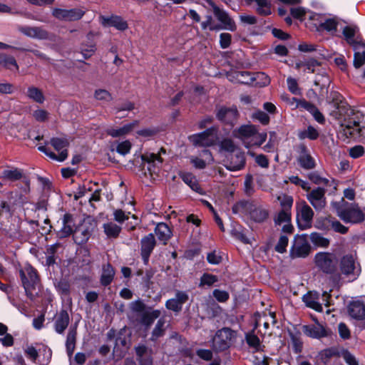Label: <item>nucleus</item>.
I'll use <instances>...</instances> for the list:
<instances>
[{
    "mask_svg": "<svg viewBox=\"0 0 365 365\" xmlns=\"http://www.w3.org/2000/svg\"><path fill=\"white\" fill-rule=\"evenodd\" d=\"M339 265L341 274L351 280L356 279L361 274V265L355 252L343 255Z\"/></svg>",
    "mask_w": 365,
    "mask_h": 365,
    "instance_id": "1",
    "label": "nucleus"
},
{
    "mask_svg": "<svg viewBox=\"0 0 365 365\" xmlns=\"http://www.w3.org/2000/svg\"><path fill=\"white\" fill-rule=\"evenodd\" d=\"M351 113V117L344 118L340 123L338 138L344 142H347L349 139L358 136L361 131L359 114L354 113L353 111Z\"/></svg>",
    "mask_w": 365,
    "mask_h": 365,
    "instance_id": "2",
    "label": "nucleus"
},
{
    "mask_svg": "<svg viewBox=\"0 0 365 365\" xmlns=\"http://www.w3.org/2000/svg\"><path fill=\"white\" fill-rule=\"evenodd\" d=\"M236 336V332L230 328L225 327L218 330L212 339V349L217 352L227 350L234 343Z\"/></svg>",
    "mask_w": 365,
    "mask_h": 365,
    "instance_id": "3",
    "label": "nucleus"
},
{
    "mask_svg": "<svg viewBox=\"0 0 365 365\" xmlns=\"http://www.w3.org/2000/svg\"><path fill=\"white\" fill-rule=\"evenodd\" d=\"M50 143L53 147L55 150L58 153V155H56L53 152L50 151L48 148H46V147L43 145L39 146L38 149L40 151L44 153L47 156L53 160L59 162L64 161L68 157L67 148L69 145L68 140L66 138H53L51 139Z\"/></svg>",
    "mask_w": 365,
    "mask_h": 365,
    "instance_id": "4",
    "label": "nucleus"
},
{
    "mask_svg": "<svg viewBox=\"0 0 365 365\" xmlns=\"http://www.w3.org/2000/svg\"><path fill=\"white\" fill-rule=\"evenodd\" d=\"M20 275L27 297L34 300L37 294L34 292L35 286L38 282L36 269L31 266L27 265L20 271Z\"/></svg>",
    "mask_w": 365,
    "mask_h": 365,
    "instance_id": "5",
    "label": "nucleus"
},
{
    "mask_svg": "<svg viewBox=\"0 0 365 365\" xmlns=\"http://www.w3.org/2000/svg\"><path fill=\"white\" fill-rule=\"evenodd\" d=\"M336 214L346 223H359L365 219V215L357 204H350L346 208L339 207Z\"/></svg>",
    "mask_w": 365,
    "mask_h": 365,
    "instance_id": "6",
    "label": "nucleus"
},
{
    "mask_svg": "<svg viewBox=\"0 0 365 365\" xmlns=\"http://www.w3.org/2000/svg\"><path fill=\"white\" fill-rule=\"evenodd\" d=\"M96 227V222L91 217L85 218L73 232V240L78 245L86 243Z\"/></svg>",
    "mask_w": 365,
    "mask_h": 365,
    "instance_id": "7",
    "label": "nucleus"
},
{
    "mask_svg": "<svg viewBox=\"0 0 365 365\" xmlns=\"http://www.w3.org/2000/svg\"><path fill=\"white\" fill-rule=\"evenodd\" d=\"M217 140V130L215 127L207 128L206 130L192 135L189 140L194 145L198 147H210L214 145Z\"/></svg>",
    "mask_w": 365,
    "mask_h": 365,
    "instance_id": "8",
    "label": "nucleus"
},
{
    "mask_svg": "<svg viewBox=\"0 0 365 365\" xmlns=\"http://www.w3.org/2000/svg\"><path fill=\"white\" fill-rule=\"evenodd\" d=\"M314 262L316 266L324 273L331 274L336 269V257L333 253L319 252L314 257Z\"/></svg>",
    "mask_w": 365,
    "mask_h": 365,
    "instance_id": "9",
    "label": "nucleus"
},
{
    "mask_svg": "<svg viewBox=\"0 0 365 365\" xmlns=\"http://www.w3.org/2000/svg\"><path fill=\"white\" fill-rule=\"evenodd\" d=\"M298 225L301 230H307L312 227L314 217V211L312 207L302 201L297 204Z\"/></svg>",
    "mask_w": 365,
    "mask_h": 365,
    "instance_id": "10",
    "label": "nucleus"
},
{
    "mask_svg": "<svg viewBox=\"0 0 365 365\" xmlns=\"http://www.w3.org/2000/svg\"><path fill=\"white\" fill-rule=\"evenodd\" d=\"M86 11L80 8L71 9L54 8L52 15L57 19L63 21H74L81 19Z\"/></svg>",
    "mask_w": 365,
    "mask_h": 365,
    "instance_id": "11",
    "label": "nucleus"
},
{
    "mask_svg": "<svg viewBox=\"0 0 365 365\" xmlns=\"http://www.w3.org/2000/svg\"><path fill=\"white\" fill-rule=\"evenodd\" d=\"M311 247L307 242L306 235L296 236L290 250L292 258H304L309 255Z\"/></svg>",
    "mask_w": 365,
    "mask_h": 365,
    "instance_id": "12",
    "label": "nucleus"
},
{
    "mask_svg": "<svg viewBox=\"0 0 365 365\" xmlns=\"http://www.w3.org/2000/svg\"><path fill=\"white\" fill-rule=\"evenodd\" d=\"M325 192L326 190L324 188L317 187L307 194V199L316 211H321L326 207Z\"/></svg>",
    "mask_w": 365,
    "mask_h": 365,
    "instance_id": "13",
    "label": "nucleus"
},
{
    "mask_svg": "<svg viewBox=\"0 0 365 365\" xmlns=\"http://www.w3.org/2000/svg\"><path fill=\"white\" fill-rule=\"evenodd\" d=\"M206 1L212 7L215 16L223 24V29L234 31L236 29L235 24L227 13L217 6L212 0H206Z\"/></svg>",
    "mask_w": 365,
    "mask_h": 365,
    "instance_id": "14",
    "label": "nucleus"
},
{
    "mask_svg": "<svg viewBox=\"0 0 365 365\" xmlns=\"http://www.w3.org/2000/svg\"><path fill=\"white\" fill-rule=\"evenodd\" d=\"M18 31L22 34L32 38L46 40L49 38L48 32L39 26H18Z\"/></svg>",
    "mask_w": 365,
    "mask_h": 365,
    "instance_id": "15",
    "label": "nucleus"
},
{
    "mask_svg": "<svg viewBox=\"0 0 365 365\" xmlns=\"http://www.w3.org/2000/svg\"><path fill=\"white\" fill-rule=\"evenodd\" d=\"M99 21L104 27L113 26L120 31H125L128 29L127 22L118 16H106L101 15L99 16Z\"/></svg>",
    "mask_w": 365,
    "mask_h": 365,
    "instance_id": "16",
    "label": "nucleus"
},
{
    "mask_svg": "<svg viewBox=\"0 0 365 365\" xmlns=\"http://www.w3.org/2000/svg\"><path fill=\"white\" fill-rule=\"evenodd\" d=\"M274 223L277 225H282V230L285 233H292L294 227L291 224V212L282 210L274 217Z\"/></svg>",
    "mask_w": 365,
    "mask_h": 365,
    "instance_id": "17",
    "label": "nucleus"
},
{
    "mask_svg": "<svg viewBox=\"0 0 365 365\" xmlns=\"http://www.w3.org/2000/svg\"><path fill=\"white\" fill-rule=\"evenodd\" d=\"M342 33L346 41L354 47V50L358 49L361 41L359 35V28L356 26H347L344 28Z\"/></svg>",
    "mask_w": 365,
    "mask_h": 365,
    "instance_id": "18",
    "label": "nucleus"
},
{
    "mask_svg": "<svg viewBox=\"0 0 365 365\" xmlns=\"http://www.w3.org/2000/svg\"><path fill=\"white\" fill-rule=\"evenodd\" d=\"M256 128L252 125H245L233 131V135L239 138L245 148L250 143L251 137L255 133Z\"/></svg>",
    "mask_w": 365,
    "mask_h": 365,
    "instance_id": "19",
    "label": "nucleus"
},
{
    "mask_svg": "<svg viewBox=\"0 0 365 365\" xmlns=\"http://www.w3.org/2000/svg\"><path fill=\"white\" fill-rule=\"evenodd\" d=\"M93 37L94 34L89 32L86 36L87 41L81 45L80 52L86 59L90 58L96 51V43L93 41Z\"/></svg>",
    "mask_w": 365,
    "mask_h": 365,
    "instance_id": "20",
    "label": "nucleus"
},
{
    "mask_svg": "<svg viewBox=\"0 0 365 365\" xmlns=\"http://www.w3.org/2000/svg\"><path fill=\"white\" fill-rule=\"evenodd\" d=\"M188 299V295L181 291H178L175 297L166 302V307L174 312H180L182 309V304Z\"/></svg>",
    "mask_w": 365,
    "mask_h": 365,
    "instance_id": "21",
    "label": "nucleus"
},
{
    "mask_svg": "<svg viewBox=\"0 0 365 365\" xmlns=\"http://www.w3.org/2000/svg\"><path fill=\"white\" fill-rule=\"evenodd\" d=\"M138 125V120H134L130 123L125 124L120 128H110L107 130L108 135L113 138L125 136L129 134Z\"/></svg>",
    "mask_w": 365,
    "mask_h": 365,
    "instance_id": "22",
    "label": "nucleus"
},
{
    "mask_svg": "<svg viewBox=\"0 0 365 365\" xmlns=\"http://www.w3.org/2000/svg\"><path fill=\"white\" fill-rule=\"evenodd\" d=\"M135 352L139 365H153V359L151 349H148L144 345H140L135 347Z\"/></svg>",
    "mask_w": 365,
    "mask_h": 365,
    "instance_id": "23",
    "label": "nucleus"
},
{
    "mask_svg": "<svg viewBox=\"0 0 365 365\" xmlns=\"http://www.w3.org/2000/svg\"><path fill=\"white\" fill-rule=\"evenodd\" d=\"M297 160L300 166L304 169L309 170L315 166L314 160L309 153L307 148L303 145L299 146V155Z\"/></svg>",
    "mask_w": 365,
    "mask_h": 365,
    "instance_id": "24",
    "label": "nucleus"
},
{
    "mask_svg": "<svg viewBox=\"0 0 365 365\" xmlns=\"http://www.w3.org/2000/svg\"><path fill=\"white\" fill-rule=\"evenodd\" d=\"M70 317L68 313L66 310H61L57 314L54 322L55 331L61 334L64 332L69 324Z\"/></svg>",
    "mask_w": 365,
    "mask_h": 365,
    "instance_id": "25",
    "label": "nucleus"
},
{
    "mask_svg": "<svg viewBox=\"0 0 365 365\" xmlns=\"http://www.w3.org/2000/svg\"><path fill=\"white\" fill-rule=\"evenodd\" d=\"M303 331L307 336L314 339H320L327 336V330L319 323L304 326Z\"/></svg>",
    "mask_w": 365,
    "mask_h": 365,
    "instance_id": "26",
    "label": "nucleus"
},
{
    "mask_svg": "<svg viewBox=\"0 0 365 365\" xmlns=\"http://www.w3.org/2000/svg\"><path fill=\"white\" fill-rule=\"evenodd\" d=\"M155 245L154 235L150 233L143 237L141 240V255L144 260H148L149 256Z\"/></svg>",
    "mask_w": 365,
    "mask_h": 365,
    "instance_id": "27",
    "label": "nucleus"
},
{
    "mask_svg": "<svg viewBox=\"0 0 365 365\" xmlns=\"http://www.w3.org/2000/svg\"><path fill=\"white\" fill-rule=\"evenodd\" d=\"M349 313L350 316L356 319H363L365 318V304L356 300L351 302L349 305Z\"/></svg>",
    "mask_w": 365,
    "mask_h": 365,
    "instance_id": "28",
    "label": "nucleus"
},
{
    "mask_svg": "<svg viewBox=\"0 0 365 365\" xmlns=\"http://www.w3.org/2000/svg\"><path fill=\"white\" fill-rule=\"evenodd\" d=\"M217 115L220 120L232 124L237 118L238 112L236 108H222L219 110Z\"/></svg>",
    "mask_w": 365,
    "mask_h": 365,
    "instance_id": "29",
    "label": "nucleus"
},
{
    "mask_svg": "<svg viewBox=\"0 0 365 365\" xmlns=\"http://www.w3.org/2000/svg\"><path fill=\"white\" fill-rule=\"evenodd\" d=\"M245 164V153L241 151H237L234 155L232 156L228 165L226 167L231 171H236L243 168Z\"/></svg>",
    "mask_w": 365,
    "mask_h": 365,
    "instance_id": "30",
    "label": "nucleus"
},
{
    "mask_svg": "<svg viewBox=\"0 0 365 365\" xmlns=\"http://www.w3.org/2000/svg\"><path fill=\"white\" fill-rule=\"evenodd\" d=\"M76 335H77V324L72 325L68 330L66 341V347L68 355L71 356L73 354V351L76 348Z\"/></svg>",
    "mask_w": 365,
    "mask_h": 365,
    "instance_id": "31",
    "label": "nucleus"
},
{
    "mask_svg": "<svg viewBox=\"0 0 365 365\" xmlns=\"http://www.w3.org/2000/svg\"><path fill=\"white\" fill-rule=\"evenodd\" d=\"M303 302L305 304L317 312H322V304L319 302V295L317 292H309L304 295Z\"/></svg>",
    "mask_w": 365,
    "mask_h": 365,
    "instance_id": "32",
    "label": "nucleus"
},
{
    "mask_svg": "<svg viewBox=\"0 0 365 365\" xmlns=\"http://www.w3.org/2000/svg\"><path fill=\"white\" fill-rule=\"evenodd\" d=\"M73 221L72 216L69 214L64 215L63 217V227L58 232V236L60 238H65L68 237L72 233L73 234Z\"/></svg>",
    "mask_w": 365,
    "mask_h": 365,
    "instance_id": "33",
    "label": "nucleus"
},
{
    "mask_svg": "<svg viewBox=\"0 0 365 365\" xmlns=\"http://www.w3.org/2000/svg\"><path fill=\"white\" fill-rule=\"evenodd\" d=\"M250 218L256 222H262L265 221L269 216V212L262 206H257L254 204L250 214Z\"/></svg>",
    "mask_w": 365,
    "mask_h": 365,
    "instance_id": "34",
    "label": "nucleus"
},
{
    "mask_svg": "<svg viewBox=\"0 0 365 365\" xmlns=\"http://www.w3.org/2000/svg\"><path fill=\"white\" fill-rule=\"evenodd\" d=\"M155 233L158 239L163 242L164 245L167 243V241L170 238L172 232L167 224L164 222L158 223L155 228Z\"/></svg>",
    "mask_w": 365,
    "mask_h": 365,
    "instance_id": "35",
    "label": "nucleus"
},
{
    "mask_svg": "<svg viewBox=\"0 0 365 365\" xmlns=\"http://www.w3.org/2000/svg\"><path fill=\"white\" fill-rule=\"evenodd\" d=\"M253 205L254 203L252 202L246 200L240 201L233 205L232 212L235 214L240 215H250Z\"/></svg>",
    "mask_w": 365,
    "mask_h": 365,
    "instance_id": "36",
    "label": "nucleus"
},
{
    "mask_svg": "<svg viewBox=\"0 0 365 365\" xmlns=\"http://www.w3.org/2000/svg\"><path fill=\"white\" fill-rule=\"evenodd\" d=\"M26 95L28 98L37 103L42 104L45 101L43 91L34 86L28 87Z\"/></svg>",
    "mask_w": 365,
    "mask_h": 365,
    "instance_id": "37",
    "label": "nucleus"
},
{
    "mask_svg": "<svg viewBox=\"0 0 365 365\" xmlns=\"http://www.w3.org/2000/svg\"><path fill=\"white\" fill-rule=\"evenodd\" d=\"M320 66V63L314 59H308L304 61H299L296 63V68L302 70L304 72L314 73L316 68Z\"/></svg>",
    "mask_w": 365,
    "mask_h": 365,
    "instance_id": "38",
    "label": "nucleus"
},
{
    "mask_svg": "<svg viewBox=\"0 0 365 365\" xmlns=\"http://www.w3.org/2000/svg\"><path fill=\"white\" fill-rule=\"evenodd\" d=\"M160 312L159 310L147 311L143 312L140 319V324L145 329H148L153 322L160 317Z\"/></svg>",
    "mask_w": 365,
    "mask_h": 365,
    "instance_id": "39",
    "label": "nucleus"
},
{
    "mask_svg": "<svg viewBox=\"0 0 365 365\" xmlns=\"http://www.w3.org/2000/svg\"><path fill=\"white\" fill-rule=\"evenodd\" d=\"M0 65L11 71H18L19 68L16 59L13 56L3 53L0 54Z\"/></svg>",
    "mask_w": 365,
    "mask_h": 365,
    "instance_id": "40",
    "label": "nucleus"
},
{
    "mask_svg": "<svg viewBox=\"0 0 365 365\" xmlns=\"http://www.w3.org/2000/svg\"><path fill=\"white\" fill-rule=\"evenodd\" d=\"M115 275L113 267L110 264H104L101 277V283L103 286H107L111 283Z\"/></svg>",
    "mask_w": 365,
    "mask_h": 365,
    "instance_id": "41",
    "label": "nucleus"
},
{
    "mask_svg": "<svg viewBox=\"0 0 365 365\" xmlns=\"http://www.w3.org/2000/svg\"><path fill=\"white\" fill-rule=\"evenodd\" d=\"M309 239L314 246L319 247L327 248L330 244V240L328 238L316 232L311 233Z\"/></svg>",
    "mask_w": 365,
    "mask_h": 365,
    "instance_id": "42",
    "label": "nucleus"
},
{
    "mask_svg": "<svg viewBox=\"0 0 365 365\" xmlns=\"http://www.w3.org/2000/svg\"><path fill=\"white\" fill-rule=\"evenodd\" d=\"M248 2L255 1L257 4V11L260 15L271 14V4L269 0H247Z\"/></svg>",
    "mask_w": 365,
    "mask_h": 365,
    "instance_id": "43",
    "label": "nucleus"
},
{
    "mask_svg": "<svg viewBox=\"0 0 365 365\" xmlns=\"http://www.w3.org/2000/svg\"><path fill=\"white\" fill-rule=\"evenodd\" d=\"M182 180L190 187V188L199 193H201L200 188L195 177L190 173H182L180 175Z\"/></svg>",
    "mask_w": 365,
    "mask_h": 365,
    "instance_id": "44",
    "label": "nucleus"
},
{
    "mask_svg": "<svg viewBox=\"0 0 365 365\" xmlns=\"http://www.w3.org/2000/svg\"><path fill=\"white\" fill-rule=\"evenodd\" d=\"M267 133H258L257 130H255V133L251 137L250 140V143L247 145V148H250L253 146L259 147L262 143H264L267 139Z\"/></svg>",
    "mask_w": 365,
    "mask_h": 365,
    "instance_id": "45",
    "label": "nucleus"
},
{
    "mask_svg": "<svg viewBox=\"0 0 365 365\" xmlns=\"http://www.w3.org/2000/svg\"><path fill=\"white\" fill-rule=\"evenodd\" d=\"M252 82L259 87H264L269 84V77L262 72L256 73L252 75Z\"/></svg>",
    "mask_w": 365,
    "mask_h": 365,
    "instance_id": "46",
    "label": "nucleus"
},
{
    "mask_svg": "<svg viewBox=\"0 0 365 365\" xmlns=\"http://www.w3.org/2000/svg\"><path fill=\"white\" fill-rule=\"evenodd\" d=\"M220 152L234 153L237 149V145L234 141L230 138L222 140L219 144Z\"/></svg>",
    "mask_w": 365,
    "mask_h": 365,
    "instance_id": "47",
    "label": "nucleus"
},
{
    "mask_svg": "<svg viewBox=\"0 0 365 365\" xmlns=\"http://www.w3.org/2000/svg\"><path fill=\"white\" fill-rule=\"evenodd\" d=\"M318 136V131L312 126H309L307 129L298 132V138L301 140H304L305 138L315 140Z\"/></svg>",
    "mask_w": 365,
    "mask_h": 365,
    "instance_id": "48",
    "label": "nucleus"
},
{
    "mask_svg": "<svg viewBox=\"0 0 365 365\" xmlns=\"http://www.w3.org/2000/svg\"><path fill=\"white\" fill-rule=\"evenodd\" d=\"M104 232L109 237H116L118 236L121 228L113 222L104 224Z\"/></svg>",
    "mask_w": 365,
    "mask_h": 365,
    "instance_id": "49",
    "label": "nucleus"
},
{
    "mask_svg": "<svg viewBox=\"0 0 365 365\" xmlns=\"http://www.w3.org/2000/svg\"><path fill=\"white\" fill-rule=\"evenodd\" d=\"M164 326L165 322L162 319L158 321L153 332L150 339L152 341L157 340L159 337L162 336L164 334Z\"/></svg>",
    "mask_w": 365,
    "mask_h": 365,
    "instance_id": "50",
    "label": "nucleus"
},
{
    "mask_svg": "<svg viewBox=\"0 0 365 365\" xmlns=\"http://www.w3.org/2000/svg\"><path fill=\"white\" fill-rule=\"evenodd\" d=\"M277 200L280 202V205L282 207V210H286L290 211L291 207L293 204L292 197L285 195V194H282L277 197Z\"/></svg>",
    "mask_w": 365,
    "mask_h": 365,
    "instance_id": "51",
    "label": "nucleus"
},
{
    "mask_svg": "<svg viewBox=\"0 0 365 365\" xmlns=\"http://www.w3.org/2000/svg\"><path fill=\"white\" fill-rule=\"evenodd\" d=\"M338 22L336 19H327L320 23V26L327 31L333 32L336 31Z\"/></svg>",
    "mask_w": 365,
    "mask_h": 365,
    "instance_id": "52",
    "label": "nucleus"
},
{
    "mask_svg": "<svg viewBox=\"0 0 365 365\" xmlns=\"http://www.w3.org/2000/svg\"><path fill=\"white\" fill-rule=\"evenodd\" d=\"M94 98L98 101L110 102L113 100V96L107 90L98 89L94 93Z\"/></svg>",
    "mask_w": 365,
    "mask_h": 365,
    "instance_id": "53",
    "label": "nucleus"
},
{
    "mask_svg": "<svg viewBox=\"0 0 365 365\" xmlns=\"http://www.w3.org/2000/svg\"><path fill=\"white\" fill-rule=\"evenodd\" d=\"M364 48L361 52L356 51L354 56V66L355 68H360L365 63V45L361 44Z\"/></svg>",
    "mask_w": 365,
    "mask_h": 365,
    "instance_id": "54",
    "label": "nucleus"
},
{
    "mask_svg": "<svg viewBox=\"0 0 365 365\" xmlns=\"http://www.w3.org/2000/svg\"><path fill=\"white\" fill-rule=\"evenodd\" d=\"M252 75L247 71H238L236 73V83H249L252 82Z\"/></svg>",
    "mask_w": 365,
    "mask_h": 365,
    "instance_id": "55",
    "label": "nucleus"
},
{
    "mask_svg": "<svg viewBox=\"0 0 365 365\" xmlns=\"http://www.w3.org/2000/svg\"><path fill=\"white\" fill-rule=\"evenodd\" d=\"M218 281L217 277L215 275H212L210 274H203V275L200 278V282L199 286H212L214 283Z\"/></svg>",
    "mask_w": 365,
    "mask_h": 365,
    "instance_id": "56",
    "label": "nucleus"
},
{
    "mask_svg": "<svg viewBox=\"0 0 365 365\" xmlns=\"http://www.w3.org/2000/svg\"><path fill=\"white\" fill-rule=\"evenodd\" d=\"M32 116L38 122H45L49 117V113L44 109L38 108L34 110Z\"/></svg>",
    "mask_w": 365,
    "mask_h": 365,
    "instance_id": "57",
    "label": "nucleus"
},
{
    "mask_svg": "<svg viewBox=\"0 0 365 365\" xmlns=\"http://www.w3.org/2000/svg\"><path fill=\"white\" fill-rule=\"evenodd\" d=\"M246 341L250 347H252L256 351L259 349L260 341L258 336H257L255 334L252 333L247 334Z\"/></svg>",
    "mask_w": 365,
    "mask_h": 365,
    "instance_id": "58",
    "label": "nucleus"
},
{
    "mask_svg": "<svg viewBox=\"0 0 365 365\" xmlns=\"http://www.w3.org/2000/svg\"><path fill=\"white\" fill-rule=\"evenodd\" d=\"M21 173L17 170H5L2 173V178L10 180H16L21 178Z\"/></svg>",
    "mask_w": 365,
    "mask_h": 365,
    "instance_id": "59",
    "label": "nucleus"
},
{
    "mask_svg": "<svg viewBox=\"0 0 365 365\" xmlns=\"http://www.w3.org/2000/svg\"><path fill=\"white\" fill-rule=\"evenodd\" d=\"M142 159L150 165L160 164L163 162L162 158L155 153H145L142 155Z\"/></svg>",
    "mask_w": 365,
    "mask_h": 365,
    "instance_id": "60",
    "label": "nucleus"
},
{
    "mask_svg": "<svg viewBox=\"0 0 365 365\" xmlns=\"http://www.w3.org/2000/svg\"><path fill=\"white\" fill-rule=\"evenodd\" d=\"M248 155L255 157L256 163L262 168H266L269 166V160L267 158L262 154L256 155L253 152L248 151Z\"/></svg>",
    "mask_w": 365,
    "mask_h": 365,
    "instance_id": "61",
    "label": "nucleus"
},
{
    "mask_svg": "<svg viewBox=\"0 0 365 365\" xmlns=\"http://www.w3.org/2000/svg\"><path fill=\"white\" fill-rule=\"evenodd\" d=\"M288 237L285 235H281L277 245H275V250L279 253H284L287 250L288 245Z\"/></svg>",
    "mask_w": 365,
    "mask_h": 365,
    "instance_id": "62",
    "label": "nucleus"
},
{
    "mask_svg": "<svg viewBox=\"0 0 365 365\" xmlns=\"http://www.w3.org/2000/svg\"><path fill=\"white\" fill-rule=\"evenodd\" d=\"M365 153V148L360 145H355L349 149V155L352 158H358L361 157Z\"/></svg>",
    "mask_w": 365,
    "mask_h": 365,
    "instance_id": "63",
    "label": "nucleus"
},
{
    "mask_svg": "<svg viewBox=\"0 0 365 365\" xmlns=\"http://www.w3.org/2000/svg\"><path fill=\"white\" fill-rule=\"evenodd\" d=\"M252 117V118L258 120L263 125H267L269 122V115L267 113H265L264 112L259 110L253 113Z\"/></svg>",
    "mask_w": 365,
    "mask_h": 365,
    "instance_id": "64",
    "label": "nucleus"
}]
</instances>
